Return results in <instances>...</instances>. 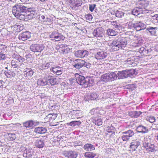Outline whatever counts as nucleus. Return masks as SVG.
<instances>
[{
    "label": "nucleus",
    "instance_id": "1",
    "mask_svg": "<svg viewBox=\"0 0 158 158\" xmlns=\"http://www.w3.org/2000/svg\"><path fill=\"white\" fill-rule=\"evenodd\" d=\"M29 9L30 8L23 4L19 3L13 6L12 12L17 19L27 21L33 18L36 15L34 11H30Z\"/></svg>",
    "mask_w": 158,
    "mask_h": 158
},
{
    "label": "nucleus",
    "instance_id": "2",
    "mask_svg": "<svg viewBox=\"0 0 158 158\" xmlns=\"http://www.w3.org/2000/svg\"><path fill=\"white\" fill-rule=\"evenodd\" d=\"M127 41L126 38L120 37L117 39L110 40L108 43V45L114 51L118 50L120 48L125 47L127 44Z\"/></svg>",
    "mask_w": 158,
    "mask_h": 158
},
{
    "label": "nucleus",
    "instance_id": "3",
    "mask_svg": "<svg viewBox=\"0 0 158 158\" xmlns=\"http://www.w3.org/2000/svg\"><path fill=\"white\" fill-rule=\"evenodd\" d=\"M136 73L135 69H126L118 71L116 74L119 79H123L128 77H132L136 74Z\"/></svg>",
    "mask_w": 158,
    "mask_h": 158
},
{
    "label": "nucleus",
    "instance_id": "4",
    "mask_svg": "<svg viewBox=\"0 0 158 158\" xmlns=\"http://www.w3.org/2000/svg\"><path fill=\"white\" fill-rule=\"evenodd\" d=\"M12 56L13 58L19 61L18 62L15 60L11 61V65L12 67L14 68H18L19 67L20 63L23 62L25 60L24 58L17 54L14 53Z\"/></svg>",
    "mask_w": 158,
    "mask_h": 158
},
{
    "label": "nucleus",
    "instance_id": "5",
    "mask_svg": "<svg viewBox=\"0 0 158 158\" xmlns=\"http://www.w3.org/2000/svg\"><path fill=\"white\" fill-rule=\"evenodd\" d=\"M49 37L51 38L52 41H59L64 40L65 37L61 34L59 33L57 31L52 32L49 35Z\"/></svg>",
    "mask_w": 158,
    "mask_h": 158
},
{
    "label": "nucleus",
    "instance_id": "6",
    "mask_svg": "<svg viewBox=\"0 0 158 158\" xmlns=\"http://www.w3.org/2000/svg\"><path fill=\"white\" fill-rule=\"evenodd\" d=\"M148 1L145 0H140L138 1L136 4V6L142 10L144 13H148V10L146 8L148 6Z\"/></svg>",
    "mask_w": 158,
    "mask_h": 158
},
{
    "label": "nucleus",
    "instance_id": "7",
    "mask_svg": "<svg viewBox=\"0 0 158 158\" xmlns=\"http://www.w3.org/2000/svg\"><path fill=\"white\" fill-rule=\"evenodd\" d=\"M45 46L42 44H33L30 46V50L33 52L40 53L44 48Z\"/></svg>",
    "mask_w": 158,
    "mask_h": 158
},
{
    "label": "nucleus",
    "instance_id": "8",
    "mask_svg": "<svg viewBox=\"0 0 158 158\" xmlns=\"http://www.w3.org/2000/svg\"><path fill=\"white\" fill-rule=\"evenodd\" d=\"M40 122L35 120H30L27 121L22 123L23 127L27 129L32 128L35 127L38 125Z\"/></svg>",
    "mask_w": 158,
    "mask_h": 158
},
{
    "label": "nucleus",
    "instance_id": "9",
    "mask_svg": "<svg viewBox=\"0 0 158 158\" xmlns=\"http://www.w3.org/2000/svg\"><path fill=\"white\" fill-rule=\"evenodd\" d=\"M20 148L22 151H24V152L23 153L24 157L28 158H31L32 157L34 151L31 148H26L23 146L21 147Z\"/></svg>",
    "mask_w": 158,
    "mask_h": 158
},
{
    "label": "nucleus",
    "instance_id": "10",
    "mask_svg": "<svg viewBox=\"0 0 158 158\" xmlns=\"http://www.w3.org/2000/svg\"><path fill=\"white\" fill-rule=\"evenodd\" d=\"M76 81L78 84L82 86L83 87H85L86 82V78H85L83 76L79 75L78 73L75 74Z\"/></svg>",
    "mask_w": 158,
    "mask_h": 158
},
{
    "label": "nucleus",
    "instance_id": "11",
    "mask_svg": "<svg viewBox=\"0 0 158 158\" xmlns=\"http://www.w3.org/2000/svg\"><path fill=\"white\" fill-rule=\"evenodd\" d=\"M89 52L85 50H80L74 52L75 56L77 58H83L87 57Z\"/></svg>",
    "mask_w": 158,
    "mask_h": 158
},
{
    "label": "nucleus",
    "instance_id": "12",
    "mask_svg": "<svg viewBox=\"0 0 158 158\" xmlns=\"http://www.w3.org/2000/svg\"><path fill=\"white\" fill-rule=\"evenodd\" d=\"M93 34L97 38L102 37L104 35V30L102 27H98L94 30Z\"/></svg>",
    "mask_w": 158,
    "mask_h": 158
},
{
    "label": "nucleus",
    "instance_id": "13",
    "mask_svg": "<svg viewBox=\"0 0 158 158\" xmlns=\"http://www.w3.org/2000/svg\"><path fill=\"white\" fill-rule=\"evenodd\" d=\"M143 145L146 150L149 152H153L157 150V148L150 143L145 142Z\"/></svg>",
    "mask_w": 158,
    "mask_h": 158
},
{
    "label": "nucleus",
    "instance_id": "14",
    "mask_svg": "<svg viewBox=\"0 0 158 158\" xmlns=\"http://www.w3.org/2000/svg\"><path fill=\"white\" fill-rule=\"evenodd\" d=\"M63 155L65 158H76L78 154L75 151H69L65 152Z\"/></svg>",
    "mask_w": 158,
    "mask_h": 158
},
{
    "label": "nucleus",
    "instance_id": "15",
    "mask_svg": "<svg viewBox=\"0 0 158 158\" xmlns=\"http://www.w3.org/2000/svg\"><path fill=\"white\" fill-rule=\"evenodd\" d=\"M107 53L104 51H101L98 52L95 55V58L98 60H102L106 58L107 56Z\"/></svg>",
    "mask_w": 158,
    "mask_h": 158
},
{
    "label": "nucleus",
    "instance_id": "16",
    "mask_svg": "<svg viewBox=\"0 0 158 158\" xmlns=\"http://www.w3.org/2000/svg\"><path fill=\"white\" fill-rule=\"evenodd\" d=\"M30 37V32L26 31L20 34L19 35L18 38L20 40L24 41L28 39Z\"/></svg>",
    "mask_w": 158,
    "mask_h": 158
},
{
    "label": "nucleus",
    "instance_id": "17",
    "mask_svg": "<svg viewBox=\"0 0 158 158\" xmlns=\"http://www.w3.org/2000/svg\"><path fill=\"white\" fill-rule=\"evenodd\" d=\"M140 145V142L137 140H135L131 142L130 145V151H132L136 150L138 147Z\"/></svg>",
    "mask_w": 158,
    "mask_h": 158
},
{
    "label": "nucleus",
    "instance_id": "18",
    "mask_svg": "<svg viewBox=\"0 0 158 158\" xmlns=\"http://www.w3.org/2000/svg\"><path fill=\"white\" fill-rule=\"evenodd\" d=\"M47 81L48 85L49 84L51 85H54L57 84V79L52 76H47Z\"/></svg>",
    "mask_w": 158,
    "mask_h": 158
},
{
    "label": "nucleus",
    "instance_id": "19",
    "mask_svg": "<svg viewBox=\"0 0 158 158\" xmlns=\"http://www.w3.org/2000/svg\"><path fill=\"white\" fill-rule=\"evenodd\" d=\"M34 73V72L31 68H26L23 70V74L25 77H31Z\"/></svg>",
    "mask_w": 158,
    "mask_h": 158
},
{
    "label": "nucleus",
    "instance_id": "20",
    "mask_svg": "<svg viewBox=\"0 0 158 158\" xmlns=\"http://www.w3.org/2000/svg\"><path fill=\"white\" fill-rule=\"evenodd\" d=\"M134 29L137 31L143 30L146 27V25L144 23L139 22L135 23Z\"/></svg>",
    "mask_w": 158,
    "mask_h": 158
},
{
    "label": "nucleus",
    "instance_id": "21",
    "mask_svg": "<svg viewBox=\"0 0 158 158\" xmlns=\"http://www.w3.org/2000/svg\"><path fill=\"white\" fill-rule=\"evenodd\" d=\"M98 97V94L95 93H93L90 94H88L85 96V101H88L89 100H94L96 99Z\"/></svg>",
    "mask_w": 158,
    "mask_h": 158
},
{
    "label": "nucleus",
    "instance_id": "22",
    "mask_svg": "<svg viewBox=\"0 0 158 158\" xmlns=\"http://www.w3.org/2000/svg\"><path fill=\"white\" fill-rule=\"evenodd\" d=\"M37 84L40 86H44L48 84L47 76H45L43 78L39 79L37 82Z\"/></svg>",
    "mask_w": 158,
    "mask_h": 158
},
{
    "label": "nucleus",
    "instance_id": "23",
    "mask_svg": "<svg viewBox=\"0 0 158 158\" xmlns=\"http://www.w3.org/2000/svg\"><path fill=\"white\" fill-rule=\"evenodd\" d=\"M136 130L139 133H147L148 131V128L142 125H139L136 128Z\"/></svg>",
    "mask_w": 158,
    "mask_h": 158
},
{
    "label": "nucleus",
    "instance_id": "24",
    "mask_svg": "<svg viewBox=\"0 0 158 158\" xmlns=\"http://www.w3.org/2000/svg\"><path fill=\"white\" fill-rule=\"evenodd\" d=\"M142 113L140 111H131L129 113V115L132 118H137L140 116Z\"/></svg>",
    "mask_w": 158,
    "mask_h": 158
},
{
    "label": "nucleus",
    "instance_id": "25",
    "mask_svg": "<svg viewBox=\"0 0 158 158\" xmlns=\"http://www.w3.org/2000/svg\"><path fill=\"white\" fill-rule=\"evenodd\" d=\"M84 149L86 151L90 152L94 150L95 149L94 145L90 143H86L83 147Z\"/></svg>",
    "mask_w": 158,
    "mask_h": 158
},
{
    "label": "nucleus",
    "instance_id": "26",
    "mask_svg": "<svg viewBox=\"0 0 158 158\" xmlns=\"http://www.w3.org/2000/svg\"><path fill=\"white\" fill-rule=\"evenodd\" d=\"M152 51L151 48H147L141 47L140 48L139 50V52L140 53H143L144 55H146L148 54Z\"/></svg>",
    "mask_w": 158,
    "mask_h": 158
},
{
    "label": "nucleus",
    "instance_id": "27",
    "mask_svg": "<svg viewBox=\"0 0 158 158\" xmlns=\"http://www.w3.org/2000/svg\"><path fill=\"white\" fill-rule=\"evenodd\" d=\"M47 131V130L45 128L42 127H36L34 130L35 132L40 134L45 133Z\"/></svg>",
    "mask_w": 158,
    "mask_h": 158
},
{
    "label": "nucleus",
    "instance_id": "28",
    "mask_svg": "<svg viewBox=\"0 0 158 158\" xmlns=\"http://www.w3.org/2000/svg\"><path fill=\"white\" fill-rule=\"evenodd\" d=\"M60 48H61V50L63 53L66 54L68 53L72 49V48H70L68 47L67 45L65 44H61L60 45Z\"/></svg>",
    "mask_w": 158,
    "mask_h": 158
},
{
    "label": "nucleus",
    "instance_id": "29",
    "mask_svg": "<svg viewBox=\"0 0 158 158\" xmlns=\"http://www.w3.org/2000/svg\"><path fill=\"white\" fill-rule=\"evenodd\" d=\"M4 74L7 78H9L14 77L16 75L14 71L10 70L8 71H5Z\"/></svg>",
    "mask_w": 158,
    "mask_h": 158
},
{
    "label": "nucleus",
    "instance_id": "30",
    "mask_svg": "<svg viewBox=\"0 0 158 158\" xmlns=\"http://www.w3.org/2000/svg\"><path fill=\"white\" fill-rule=\"evenodd\" d=\"M85 61L84 60H79L78 62L76 64H74L73 66L76 69H79L84 65Z\"/></svg>",
    "mask_w": 158,
    "mask_h": 158
},
{
    "label": "nucleus",
    "instance_id": "31",
    "mask_svg": "<svg viewBox=\"0 0 158 158\" xmlns=\"http://www.w3.org/2000/svg\"><path fill=\"white\" fill-rule=\"evenodd\" d=\"M109 81H113L117 78V74L114 72L107 73Z\"/></svg>",
    "mask_w": 158,
    "mask_h": 158
},
{
    "label": "nucleus",
    "instance_id": "32",
    "mask_svg": "<svg viewBox=\"0 0 158 158\" xmlns=\"http://www.w3.org/2000/svg\"><path fill=\"white\" fill-rule=\"evenodd\" d=\"M142 40H132L130 44V45L133 47H137L141 45L142 43Z\"/></svg>",
    "mask_w": 158,
    "mask_h": 158
},
{
    "label": "nucleus",
    "instance_id": "33",
    "mask_svg": "<svg viewBox=\"0 0 158 158\" xmlns=\"http://www.w3.org/2000/svg\"><path fill=\"white\" fill-rule=\"evenodd\" d=\"M86 82L85 85V87H88L93 86L94 84V81L90 77H86Z\"/></svg>",
    "mask_w": 158,
    "mask_h": 158
},
{
    "label": "nucleus",
    "instance_id": "34",
    "mask_svg": "<svg viewBox=\"0 0 158 158\" xmlns=\"http://www.w3.org/2000/svg\"><path fill=\"white\" fill-rule=\"evenodd\" d=\"M131 13L134 15L137 16L141 13H144L141 10V9L138 8L136 6L131 11Z\"/></svg>",
    "mask_w": 158,
    "mask_h": 158
},
{
    "label": "nucleus",
    "instance_id": "35",
    "mask_svg": "<svg viewBox=\"0 0 158 158\" xmlns=\"http://www.w3.org/2000/svg\"><path fill=\"white\" fill-rule=\"evenodd\" d=\"M118 32L112 29L109 28L106 30V34L109 36H114L116 35Z\"/></svg>",
    "mask_w": 158,
    "mask_h": 158
},
{
    "label": "nucleus",
    "instance_id": "36",
    "mask_svg": "<svg viewBox=\"0 0 158 158\" xmlns=\"http://www.w3.org/2000/svg\"><path fill=\"white\" fill-rule=\"evenodd\" d=\"M35 144V146L39 148H43L44 145L43 140L38 139L36 140Z\"/></svg>",
    "mask_w": 158,
    "mask_h": 158
},
{
    "label": "nucleus",
    "instance_id": "37",
    "mask_svg": "<svg viewBox=\"0 0 158 158\" xmlns=\"http://www.w3.org/2000/svg\"><path fill=\"white\" fill-rule=\"evenodd\" d=\"M57 115L56 114H49L46 117L45 119L47 121L54 120L56 118Z\"/></svg>",
    "mask_w": 158,
    "mask_h": 158
},
{
    "label": "nucleus",
    "instance_id": "38",
    "mask_svg": "<svg viewBox=\"0 0 158 158\" xmlns=\"http://www.w3.org/2000/svg\"><path fill=\"white\" fill-rule=\"evenodd\" d=\"M40 19L42 21L46 22H48L51 23L53 21V19L51 17H45L44 15H41L40 17Z\"/></svg>",
    "mask_w": 158,
    "mask_h": 158
},
{
    "label": "nucleus",
    "instance_id": "39",
    "mask_svg": "<svg viewBox=\"0 0 158 158\" xmlns=\"http://www.w3.org/2000/svg\"><path fill=\"white\" fill-rule=\"evenodd\" d=\"M96 155V153L91 152H86L84 155L85 157L87 158H94Z\"/></svg>",
    "mask_w": 158,
    "mask_h": 158
},
{
    "label": "nucleus",
    "instance_id": "40",
    "mask_svg": "<svg viewBox=\"0 0 158 158\" xmlns=\"http://www.w3.org/2000/svg\"><path fill=\"white\" fill-rule=\"evenodd\" d=\"M14 30L16 32H19L22 31L24 28L22 25L16 24L13 27Z\"/></svg>",
    "mask_w": 158,
    "mask_h": 158
},
{
    "label": "nucleus",
    "instance_id": "41",
    "mask_svg": "<svg viewBox=\"0 0 158 158\" xmlns=\"http://www.w3.org/2000/svg\"><path fill=\"white\" fill-rule=\"evenodd\" d=\"M120 138L122 139L123 141L127 142L130 139L127 135H126L124 131L122 132L121 134Z\"/></svg>",
    "mask_w": 158,
    "mask_h": 158
},
{
    "label": "nucleus",
    "instance_id": "42",
    "mask_svg": "<svg viewBox=\"0 0 158 158\" xmlns=\"http://www.w3.org/2000/svg\"><path fill=\"white\" fill-rule=\"evenodd\" d=\"M147 29L152 35H154L156 33V30L157 29V28L156 27H148Z\"/></svg>",
    "mask_w": 158,
    "mask_h": 158
},
{
    "label": "nucleus",
    "instance_id": "43",
    "mask_svg": "<svg viewBox=\"0 0 158 158\" xmlns=\"http://www.w3.org/2000/svg\"><path fill=\"white\" fill-rule=\"evenodd\" d=\"M81 124V122L79 121H72L67 123L68 125L74 127L76 126H79Z\"/></svg>",
    "mask_w": 158,
    "mask_h": 158
},
{
    "label": "nucleus",
    "instance_id": "44",
    "mask_svg": "<svg viewBox=\"0 0 158 158\" xmlns=\"http://www.w3.org/2000/svg\"><path fill=\"white\" fill-rule=\"evenodd\" d=\"M101 81H103L105 82H106L109 81L107 73L104 74L102 76Z\"/></svg>",
    "mask_w": 158,
    "mask_h": 158
},
{
    "label": "nucleus",
    "instance_id": "45",
    "mask_svg": "<svg viewBox=\"0 0 158 158\" xmlns=\"http://www.w3.org/2000/svg\"><path fill=\"white\" fill-rule=\"evenodd\" d=\"M126 135L128 136L129 138H130L133 136L135 134L134 131L131 130H129L126 131H124Z\"/></svg>",
    "mask_w": 158,
    "mask_h": 158
},
{
    "label": "nucleus",
    "instance_id": "46",
    "mask_svg": "<svg viewBox=\"0 0 158 158\" xmlns=\"http://www.w3.org/2000/svg\"><path fill=\"white\" fill-rule=\"evenodd\" d=\"M8 139L10 141H13L15 140L16 138V135L14 133H8Z\"/></svg>",
    "mask_w": 158,
    "mask_h": 158
},
{
    "label": "nucleus",
    "instance_id": "47",
    "mask_svg": "<svg viewBox=\"0 0 158 158\" xmlns=\"http://www.w3.org/2000/svg\"><path fill=\"white\" fill-rule=\"evenodd\" d=\"M124 13L121 10H117L115 13V15L116 17L122 18L124 16Z\"/></svg>",
    "mask_w": 158,
    "mask_h": 158
},
{
    "label": "nucleus",
    "instance_id": "48",
    "mask_svg": "<svg viewBox=\"0 0 158 158\" xmlns=\"http://www.w3.org/2000/svg\"><path fill=\"white\" fill-rule=\"evenodd\" d=\"M52 64V62H48L46 63H44L42 64V67L44 69H47L49 68Z\"/></svg>",
    "mask_w": 158,
    "mask_h": 158
},
{
    "label": "nucleus",
    "instance_id": "49",
    "mask_svg": "<svg viewBox=\"0 0 158 158\" xmlns=\"http://www.w3.org/2000/svg\"><path fill=\"white\" fill-rule=\"evenodd\" d=\"M7 47L5 45L0 44V52H4L7 50Z\"/></svg>",
    "mask_w": 158,
    "mask_h": 158
},
{
    "label": "nucleus",
    "instance_id": "50",
    "mask_svg": "<svg viewBox=\"0 0 158 158\" xmlns=\"http://www.w3.org/2000/svg\"><path fill=\"white\" fill-rule=\"evenodd\" d=\"M93 122L95 125H97L98 126H101L102 123V120L101 118H98L95 119Z\"/></svg>",
    "mask_w": 158,
    "mask_h": 158
},
{
    "label": "nucleus",
    "instance_id": "51",
    "mask_svg": "<svg viewBox=\"0 0 158 158\" xmlns=\"http://www.w3.org/2000/svg\"><path fill=\"white\" fill-rule=\"evenodd\" d=\"M59 69H62V68L59 66L52 67L50 69L51 71L54 74L57 72V70Z\"/></svg>",
    "mask_w": 158,
    "mask_h": 158
},
{
    "label": "nucleus",
    "instance_id": "52",
    "mask_svg": "<svg viewBox=\"0 0 158 158\" xmlns=\"http://www.w3.org/2000/svg\"><path fill=\"white\" fill-rule=\"evenodd\" d=\"M73 111L75 113V115L76 116H80L81 115L82 113L81 111L78 110H73Z\"/></svg>",
    "mask_w": 158,
    "mask_h": 158
},
{
    "label": "nucleus",
    "instance_id": "53",
    "mask_svg": "<svg viewBox=\"0 0 158 158\" xmlns=\"http://www.w3.org/2000/svg\"><path fill=\"white\" fill-rule=\"evenodd\" d=\"M147 120L150 123H153L155 122L156 119L154 117L152 116L148 118Z\"/></svg>",
    "mask_w": 158,
    "mask_h": 158
},
{
    "label": "nucleus",
    "instance_id": "54",
    "mask_svg": "<svg viewBox=\"0 0 158 158\" xmlns=\"http://www.w3.org/2000/svg\"><path fill=\"white\" fill-rule=\"evenodd\" d=\"M85 17L86 20L89 21H91L93 18L92 15L90 14L86 15Z\"/></svg>",
    "mask_w": 158,
    "mask_h": 158
},
{
    "label": "nucleus",
    "instance_id": "55",
    "mask_svg": "<svg viewBox=\"0 0 158 158\" xmlns=\"http://www.w3.org/2000/svg\"><path fill=\"white\" fill-rule=\"evenodd\" d=\"M62 69H59L57 70V72H56L54 74L57 75H60L62 73Z\"/></svg>",
    "mask_w": 158,
    "mask_h": 158
},
{
    "label": "nucleus",
    "instance_id": "56",
    "mask_svg": "<svg viewBox=\"0 0 158 158\" xmlns=\"http://www.w3.org/2000/svg\"><path fill=\"white\" fill-rule=\"evenodd\" d=\"M96 6V5L95 4H91L89 5V10L91 12H93Z\"/></svg>",
    "mask_w": 158,
    "mask_h": 158
},
{
    "label": "nucleus",
    "instance_id": "57",
    "mask_svg": "<svg viewBox=\"0 0 158 158\" xmlns=\"http://www.w3.org/2000/svg\"><path fill=\"white\" fill-rule=\"evenodd\" d=\"M135 23H129L128 24V27L130 29H134Z\"/></svg>",
    "mask_w": 158,
    "mask_h": 158
},
{
    "label": "nucleus",
    "instance_id": "58",
    "mask_svg": "<svg viewBox=\"0 0 158 158\" xmlns=\"http://www.w3.org/2000/svg\"><path fill=\"white\" fill-rule=\"evenodd\" d=\"M27 63L26 62H24L23 63H20V65L19 67L21 68H24L25 67L27 66Z\"/></svg>",
    "mask_w": 158,
    "mask_h": 158
},
{
    "label": "nucleus",
    "instance_id": "59",
    "mask_svg": "<svg viewBox=\"0 0 158 158\" xmlns=\"http://www.w3.org/2000/svg\"><path fill=\"white\" fill-rule=\"evenodd\" d=\"M115 28H116L117 29H118L119 30H122V27L119 23H117Z\"/></svg>",
    "mask_w": 158,
    "mask_h": 158
},
{
    "label": "nucleus",
    "instance_id": "60",
    "mask_svg": "<svg viewBox=\"0 0 158 158\" xmlns=\"http://www.w3.org/2000/svg\"><path fill=\"white\" fill-rule=\"evenodd\" d=\"M152 18L155 21V22L158 23V14L156 15L152 16Z\"/></svg>",
    "mask_w": 158,
    "mask_h": 158
},
{
    "label": "nucleus",
    "instance_id": "61",
    "mask_svg": "<svg viewBox=\"0 0 158 158\" xmlns=\"http://www.w3.org/2000/svg\"><path fill=\"white\" fill-rule=\"evenodd\" d=\"M61 138V136H58L56 138L53 140V141L54 142H59L60 141Z\"/></svg>",
    "mask_w": 158,
    "mask_h": 158
},
{
    "label": "nucleus",
    "instance_id": "62",
    "mask_svg": "<svg viewBox=\"0 0 158 158\" xmlns=\"http://www.w3.org/2000/svg\"><path fill=\"white\" fill-rule=\"evenodd\" d=\"M6 56L5 54L0 53V60H4L5 59Z\"/></svg>",
    "mask_w": 158,
    "mask_h": 158
},
{
    "label": "nucleus",
    "instance_id": "63",
    "mask_svg": "<svg viewBox=\"0 0 158 158\" xmlns=\"http://www.w3.org/2000/svg\"><path fill=\"white\" fill-rule=\"evenodd\" d=\"M70 82V84L71 85H73L74 84H73V83H74L75 81H76V80H75L74 79L71 78L69 80Z\"/></svg>",
    "mask_w": 158,
    "mask_h": 158
},
{
    "label": "nucleus",
    "instance_id": "64",
    "mask_svg": "<svg viewBox=\"0 0 158 158\" xmlns=\"http://www.w3.org/2000/svg\"><path fill=\"white\" fill-rule=\"evenodd\" d=\"M126 63L129 65H131L133 62L131 61L130 59H128L126 61Z\"/></svg>",
    "mask_w": 158,
    "mask_h": 158
}]
</instances>
